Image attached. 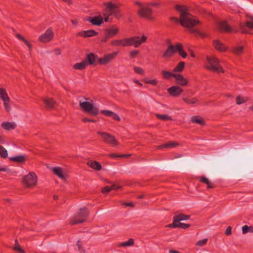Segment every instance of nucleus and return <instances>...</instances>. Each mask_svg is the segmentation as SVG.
Listing matches in <instances>:
<instances>
[{
    "mask_svg": "<svg viewBox=\"0 0 253 253\" xmlns=\"http://www.w3.org/2000/svg\"><path fill=\"white\" fill-rule=\"evenodd\" d=\"M3 104L4 107V109L6 112H9L11 110V107L10 105L11 100L10 98H8L6 100H3Z\"/></svg>",
    "mask_w": 253,
    "mask_h": 253,
    "instance_id": "26",
    "label": "nucleus"
},
{
    "mask_svg": "<svg viewBox=\"0 0 253 253\" xmlns=\"http://www.w3.org/2000/svg\"><path fill=\"white\" fill-rule=\"evenodd\" d=\"M97 133L101 136L103 140L106 143H108L113 146H116L118 145V142L113 135L107 132L102 131H98Z\"/></svg>",
    "mask_w": 253,
    "mask_h": 253,
    "instance_id": "9",
    "label": "nucleus"
},
{
    "mask_svg": "<svg viewBox=\"0 0 253 253\" xmlns=\"http://www.w3.org/2000/svg\"><path fill=\"white\" fill-rule=\"evenodd\" d=\"M112 190L111 186H106L102 188L101 192L103 194H106Z\"/></svg>",
    "mask_w": 253,
    "mask_h": 253,
    "instance_id": "47",
    "label": "nucleus"
},
{
    "mask_svg": "<svg viewBox=\"0 0 253 253\" xmlns=\"http://www.w3.org/2000/svg\"><path fill=\"white\" fill-rule=\"evenodd\" d=\"M0 98L2 101L10 98L4 88H0Z\"/></svg>",
    "mask_w": 253,
    "mask_h": 253,
    "instance_id": "32",
    "label": "nucleus"
},
{
    "mask_svg": "<svg viewBox=\"0 0 253 253\" xmlns=\"http://www.w3.org/2000/svg\"><path fill=\"white\" fill-rule=\"evenodd\" d=\"M204 67L210 70L217 72H224L220 65L219 60L214 56H207L204 62Z\"/></svg>",
    "mask_w": 253,
    "mask_h": 253,
    "instance_id": "4",
    "label": "nucleus"
},
{
    "mask_svg": "<svg viewBox=\"0 0 253 253\" xmlns=\"http://www.w3.org/2000/svg\"><path fill=\"white\" fill-rule=\"evenodd\" d=\"M183 100L188 104H194L198 102L196 97H183Z\"/></svg>",
    "mask_w": 253,
    "mask_h": 253,
    "instance_id": "30",
    "label": "nucleus"
},
{
    "mask_svg": "<svg viewBox=\"0 0 253 253\" xmlns=\"http://www.w3.org/2000/svg\"><path fill=\"white\" fill-rule=\"evenodd\" d=\"M162 73L165 79H169L171 77H174V75H175V74H173L168 71H164L162 72Z\"/></svg>",
    "mask_w": 253,
    "mask_h": 253,
    "instance_id": "41",
    "label": "nucleus"
},
{
    "mask_svg": "<svg viewBox=\"0 0 253 253\" xmlns=\"http://www.w3.org/2000/svg\"><path fill=\"white\" fill-rule=\"evenodd\" d=\"M119 31V28L116 25H112L105 30L107 37H112L117 34Z\"/></svg>",
    "mask_w": 253,
    "mask_h": 253,
    "instance_id": "15",
    "label": "nucleus"
},
{
    "mask_svg": "<svg viewBox=\"0 0 253 253\" xmlns=\"http://www.w3.org/2000/svg\"><path fill=\"white\" fill-rule=\"evenodd\" d=\"M185 66V63L183 62H180L174 68L173 71L175 72H181L184 69Z\"/></svg>",
    "mask_w": 253,
    "mask_h": 253,
    "instance_id": "35",
    "label": "nucleus"
},
{
    "mask_svg": "<svg viewBox=\"0 0 253 253\" xmlns=\"http://www.w3.org/2000/svg\"><path fill=\"white\" fill-rule=\"evenodd\" d=\"M88 214V211L85 208H81L77 214L72 218L71 223L77 224L84 222Z\"/></svg>",
    "mask_w": 253,
    "mask_h": 253,
    "instance_id": "6",
    "label": "nucleus"
},
{
    "mask_svg": "<svg viewBox=\"0 0 253 253\" xmlns=\"http://www.w3.org/2000/svg\"><path fill=\"white\" fill-rule=\"evenodd\" d=\"M190 226V224H185V223H178V227L182 228L183 229H186Z\"/></svg>",
    "mask_w": 253,
    "mask_h": 253,
    "instance_id": "49",
    "label": "nucleus"
},
{
    "mask_svg": "<svg viewBox=\"0 0 253 253\" xmlns=\"http://www.w3.org/2000/svg\"><path fill=\"white\" fill-rule=\"evenodd\" d=\"M22 41H23L25 44L27 46L29 45V43H30L26 39L24 38L22 39Z\"/></svg>",
    "mask_w": 253,
    "mask_h": 253,
    "instance_id": "59",
    "label": "nucleus"
},
{
    "mask_svg": "<svg viewBox=\"0 0 253 253\" xmlns=\"http://www.w3.org/2000/svg\"><path fill=\"white\" fill-rule=\"evenodd\" d=\"M111 187L112 188V189H120L121 187L120 186L117 185L116 184L114 183L111 186Z\"/></svg>",
    "mask_w": 253,
    "mask_h": 253,
    "instance_id": "56",
    "label": "nucleus"
},
{
    "mask_svg": "<svg viewBox=\"0 0 253 253\" xmlns=\"http://www.w3.org/2000/svg\"><path fill=\"white\" fill-rule=\"evenodd\" d=\"M117 52L105 55L102 58L99 59V62L101 64H105L109 63L117 55Z\"/></svg>",
    "mask_w": 253,
    "mask_h": 253,
    "instance_id": "16",
    "label": "nucleus"
},
{
    "mask_svg": "<svg viewBox=\"0 0 253 253\" xmlns=\"http://www.w3.org/2000/svg\"><path fill=\"white\" fill-rule=\"evenodd\" d=\"M97 34V33L93 30L84 31L82 32L78 33V35L84 37H89L95 36Z\"/></svg>",
    "mask_w": 253,
    "mask_h": 253,
    "instance_id": "19",
    "label": "nucleus"
},
{
    "mask_svg": "<svg viewBox=\"0 0 253 253\" xmlns=\"http://www.w3.org/2000/svg\"><path fill=\"white\" fill-rule=\"evenodd\" d=\"M200 180L201 182L207 184L208 188L213 187V186L212 185L211 183L210 182V181L209 180V179L207 178L202 176L200 178Z\"/></svg>",
    "mask_w": 253,
    "mask_h": 253,
    "instance_id": "38",
    "label": "nucleus"
},
{
    "mask_svg": "<svg viewBox=\"0 0 253 253\" xmlns=\"http://www.w3.org/2000/svg\"><path fill=\"white\" fill-rule=\"evenodd\" d=\"M157 117L162 120H172V118L167 115L156 114Z\"/></svg>",
    "mask_w": 253,
    "mask_h": 253,
    "instance_id": "40",
    "label": "nucleus"
},
{
    "mask_svg": "<svg viewBox=\"0 0 253 253\" xmlns=\"http://www.w3.org/2000/svg\"><path fill=\"white\" fill-rule=\"evenodd\" d=\"M137 13L142 17H146L149 19L151 18V14L152 13V10L149 7L148 4H146L144 7H142V9H139Z\"/></svg>",
    "mask_w": 253,
    "mask_h": 253,
    "instance_id": "12",
    "label": "nucleus"
},
{
    "mask_svg": "<svg viewBox=\"0 0 253 253\" xmlns=\"http://www.w3.org/2000/svg\"><path fill=\"white\" fill-rule=\"evenodd\" d=\"M113 112L109 110H102L101 111L102 114L108 117H111Z\"/></svg>",
    "mask_w": 253,
    "mask_h": 253,
    "instance_id": "46",
    "label": "nucleus"
},
{
    "mask_svg": "<svg viewBox=\"0 0 253 253\" xmlns=\"http://www.w3.org/2000/svg\"><path fill=\"white\" fill-rule=\"evenodd\" d=\"M110 156L112 158H120V157H125V155H117L116 154H112L110 155Z\"/></svg>",
    "mask_w": 253,
    "mask_h": 253,
    "instance_id": "52",
    "label": "nucleus"
},
{
    "mask_svg": "<svg viewBox=\"0 0 253 253\" xmlns=\"http://www.w3.org/2000/svg\"><path fill=\"white\" fill-rule=\"evenodd\" d=\"M87 165L91 168L99 170L101 169L102 166L100 164L96 161H90L87 162Z\"/></svg>",
    "mask_w": 253,
    "mask_h": 253,
    "instance_id": "22",
    "label": "nucleus"
},
{
    "mask_svg": "<svg viewBox=\"0 0 253 253\" xmlns=\"http://www.w3.org/2000/svg\"><path fill=\"white\" fill-rule=\"evenodd\" d=\"M240 29L242 33H248L249 32L248 30L253 29V18L246 23H241L240 24Z\"/></svg>",
    "mask_w": 253,
    "mask_h": 253,
    "instance_id": "13",
    "label": "nucleus"
},
{
    "mask_svg": "<svg viewBox=\"0 0 253 253\" xmlns=\"http://www.w3.org/2000/svg\"><path fill=\"white\" fill-rule=\"evenodd\" d=\"M111 117H112L113 119H114V120H116L117 121H119L121 120V119L119 117V116L117 114L114 113V112H113Z\"/></svg>",
    "mask_w": 253,
    "mask_h": 253,
    "instance_id": "50",
    "label": "nucleus"
},
{
    "mask_svg": "<svg viewBox=\"0 0 253 253\" xmlns=\"http://www.w3.org/2000/svg\"><path fill=\"white\" fill-rule=\"evenodd\" d=\"M46 107L49 109L53 108L54 105L56 104L52 98H42V99Z\"/></svg>",
    "mask_w": 253,
    "mask_h": 253,
    "instance_id": "23",
    "label": "nucleus"
},
{
    "mask_svg": "<svg viewBox=\"0 0 253 253\" xmlns=\"http://www.w3.org/2000/svg\"><path fill=\"white\" fill-rule=\"evenodd\" d=\"M135 3L138 5V6L139 7V9H142V7H144L146 5V4L143 5V4H142L141 2H140L138 1H135Z\"/></svg>",
    "mask_w": 253,
    "mask_h": 253,
    "instance_id": "54",
    "label": "nucleus"
},
{
    "mask_svg": "<svg viewBox=\"0 0 253 253\" xmlns=\"http://www.w3.org/2000/svg\"><path fill=\"white\" fill-rule=\"evenodd\" d=\"M80 106L84 111L93 116H96L98 114V108L90 102L80 101Z\"/></svg>",
    "mask_w": 253,
    "mask_h": 253,
    "instance_id": "7",
    "label": "nucleus"
},
{
    "mask_svg": "<svg viewBox=\"0 0 253 253\" xmlns=\"http://www.w3.org/2000/svg\"><path fill=\"white\" fill-rule=\"evenodd\" d=\"M214 44L215 47L219 51H224L226 49V47L218 41H215Z\"/></svg>",
    "mask_w": 253,
    "mask_h": 253,
    "instance_id": "25",
    "label": "nucleus"
},
{
    "mask_svg": "<svg viewBox=\"0 0 253 253\" xmlns=\"http://www.w3.org/2000/svg\"><path fill=\"white\" fill-rule=\"evenodd\" d=\"M106 8L103 10L102 15L94 17H88L86 20L91 23L93 25L100 26L104 21L112 22V18H110V16H114L117 18H119L121 16V14L119 10L117 9V6L111 2H105L104 3Z\"/></svg>",
    "mask_w": 253,
    "mask_h": 253,
    "instance_id": "1",
    "label": "nucleus"
},
{
    "mask_svg": "<svg viewBox=\"0 0 253 253\" xmlns=\"http://www.w3.org/2000/svg\"><path fill=\"white\" fill-rule=\"evenodd\" d=\"M126 206L133 207L134 205L132 203H124Z\"/></svg>",
    "mask_w": 253,
    "mask_h": 253,
    "instance_id": "62",
    "label": "nucleus"
},
{
    "mask_svg": "<svg viewBox=\"0 0 253 253\" xmlns=\"http://www.w3.org/2000/svg\"><path fill=\"white\" fill-rule=\"evenodd\" d=\"M53 51L56 55H60L61 53L60 49L59 48H55Z\"/></svg>",
    "mask_w": 253,
    "mask_h": 253,
    "instance_id": "57",
    "label": "nucleus"
},
{
    "mask_svg": "<svg viewBox=\"0 0 253 253\" xmlns=\"http://www.w3.org/2000/svg\"><path fill=\"white\" fill-rule=\"evenodd\" d=\"M53 173L62 180H66L68 177L67 171L60 167H55L52 169Z\"/></svg>",
    "mask_w": 253,
    "mask_h": 253,
    "instance_id": "11",
    "label": "nucleus"
},
{
    "mask_svg": "<svg viewBox=\"0 0 253 253\" xmlns=\"http://www.w3.org/2000/svg\"><path fill=\"white\" fill-rule=\"evenodd\" d=\"M175 8L180 12V18L171 17V20L180 23L182 26L188 28L189 31L191 33L201 35L200 32L192 28L197 23H199V21L188 12L187 7L177 5L175 6Z\"/></svg>",
    "mask_w": 253,
    "mask_h": 253,
    "instance_id": "2",
    "label": "nucleus"
},
{
    "mask_svg": "<svg viewBox=\"0 0 253 253\" xmlns=\"http://www.w3.org/2000/svg\"><path fill=\"white\" fill-rule=\"evenodd\" d=\"M1 126L5 130L13 129L16 126V124L14 122H5L1 124Z\"/></svg>",
    "mask_w": 253,
    "mask_h": 253,
    "instance_id": "20",
    "label": "nucleus"
},
{
    "mask_svg": "<svg viewBox=\"0 0 253 253\" xmlns=\"http://www.w3.org/2000/svg\"><path fill=\"white\" fill-rule=\"evenodd\" d=\"M173 222L171 224H169L167 225V227H170V228L178 227V223L176 221H175L174 217H173Z\"/></svg>",
    "mask_w": 253,
    "mask_h": 253,
    "instance_id": "48",
    "label": "nucleus"
},
{
    "mask_svg": "<svg viewBox=\"0 0 253 253\" xmlns=\"http://www.w3.org/2000/svg\"><path fill=\"white\" fill-rule=\"evenodd\" d=\"M169 92L172 96H177L182 92L183 89L178 86H172L168 89Z\"/></svg>",
    "mask_w": 253,
    "mask_h": 253,
    "instance_id": "17",
    "label": "nucleus"
},
{
    "mask_svg": "<svg viewBox=\"0 0 253 253\" xmlns=\"http://www.w3.org/2000/svg\"><path fill=\"white\" fill-rule=\"evenodd\" d=\"M242 231L243 234H246L248 233H253V227L244 225L242 227Z\"/></svg>",
    "mask_w": 253,
    "mask_h": 253,
    "instance_id": "33",
    "label": "nucleus"
},
{
    "mask_svg": "<svg viewBox=\"0 0 253 253\" xmlns=\"http://www.w3.org/2000/svg\"><path fill=\"white\" fill-rule=\"evenodd\" d=\"M217 26L219 30L226 32H231L232 28L225 21H222L217 24Z\"/></svg>",
    "mask_w": 253,
    "mask_h": 253,
    "instance_id": "14",
    "label": "nucleus"
},
{
    "mask_svg": "<svg viewBox=\"0 0 253 253\" xmlns=\"http://www.w3.org/2000/svg\"><path fill=\"white\" fill-rule=\"evenodd\" d=\"M10 160L18 163H24L26 160L25 156L20 155L10 158Z\"/></svg>",
    "mask_w": 253,
    "mask_h": 253,
    "instance_id": "29",
    "label": "nucleus"
},
{
    "mask_svg": "<svg viewBox=\"0 0 253 253\" xmlns=\"http://www.w3.org/2000/svg\"><path fill=\"white\" fill-rule=\"evenodd\" d=\"M174 78L175 79V81L177 84L180 85H186L188 81L185 79L182 75L178 74H175V75H174Z\"/></svg>",
    "mask_w": 253,
    "mask_h": 253,
    "instance_id": "18",
    "label": "nucleus"
},
{
    "mask_svg": "<svg viewBox=\"0 0 253 253\" xmlns=\"http://www.w3.org/2000/svg\"><path fill=\"white\" fill-rule=\"evenodd\" d=\"M207 241H208V239H204L203 240H200V241H198L196 243V245L197 246L202 247V246H204L205 244H206V243H207Z\"/></svg>",
    "mask_w": 253,
    "mask_h": 253,
    "instance_id": "43",
    "label": "nucleus"
},
{
    "mask_svg": "<svg viewBox=\"0 0 253 253\" xmlns=\"http://www.w3.org/2000/svg\"><path fill=\"white\" fill-rule=\"evenodd\" d=\"M177 51L182 57L184 58L186 57L187 53L183 50L182 44L178 43H176L175 45L170 44L164 53L163 56L166 58L170 57Z\"/></svg>",
    "mask_w": 253,
    "mask_h": 253,
    "instance_id": "5",
    "label": "nucleus"
},
{
    "mask_svg": "<svg viewBox=\"0 0 253 253\" xmlns=\"http://www.w3.org/2000/svg\"><path fill=\"white\" fill-rule=\"evenodd\" d=\"M0 171H9V169L8 168H0Z\"/></svg>",
    "mask_w": 253,
    "mask_h": 253,
    "instance_id": "61",
    "label": "nucleus"
},
{
    "mask_svg": "<svg viewBox=\"0 0 253 253\" xmlns=\"http://www.w3.org/2000/svg\"><path fill=\"white\" fill-rule=\"evenodd\" d=\"M243 49V47L242 46H238L235 47L233 49V52L234 53L236 54L237 55H240L242 53Z\"/></svg>",
    "mask_w": 253,
    "mask_h": 253,
    "instance_id": "37",
    "label": "nucleus"
},
{
    "mask_svg": "<svg viewBox=\"0 0 253 253\" xmlns=\"http://www.w3.org/2000/svg\"><path fill=\"white\" fill-rule=\"evenodd\" d=\"M169 253H179L178 252L174 251V250H170Z\"/></svg>",
    "mask_w": 253,
    "mask_h": 253,
    "instance_id": "64",
    "label": "nucleus"
},
{
    "mask_svg": "<svg viewBox=\"0 0 253 253\" xmlns=\"http://www.w3.org/2000/svg\"><path fill=\"white\" fill-rule=\"evenodd\" d=\"M15 251L18 252L19 253H25L23 250L21 248V247L16 248V249H14Z\"/></svg>",
    "mask_w": 253,
    "mask_h": 253,
    "instance_id": "55",
    "label": "nucleus"
},
{
    "mask_svg": "<svg viewBox=\"0 0 253 253\" xmlns=\"http://www.w3.org/2000/svg\"><path fill=\"white\" fill-rule=\"evenodd\" d=\"M147 39V37L143 35L140 38L138 36H134L130 38L125 39L121 40H114L111 42V44L115 46H130L133 45L135 47H138Z\"/></svg>",
    "mask_w": 253,
    "mask_h": 253,
    "instance_id": "3",
    "label": "nucleus"
},
{
    "mask_svg": "<svg viewBox=\"0 0 253 253\" xmlns=\"http://www.w3.org/2000/svg\"><path fill=\"white\" fill-rule=\"evenodd\" d=\"M231 230H232V228L231 226H228L226 230V232H225V234L227 235H230L232 233V232H231Z\"/></svg>",
    "mask_w": 253,
    "mask_h": 253,
    "instance_id": "53",
    "label": "nucleus"
},
{
    "mask_svg": "<svg viewBox=\"0 0 253 253\" xmlns=\"http://www.w3.org/2000/svg\"><path fill=\"white\" fill-rule=\"evenodd\" d=\"M191 121L193 123L199 124L201 125H204V120L200 116H194L191 118Z\"/></svg>",
    "mask_w": 253,
    "mask_h": 253,
    "instance_id": "28",
    "label": "nucleus"
},
{
    "mask_svg": "<svg viewBox=\"0 0 253 253\" xmlns=\"http://www.w3.org/2000/svg\"><path fill=\"white\" fill-rule=\"evenodd\" d=\"M88 64H93L95 62V56L92 53L88 54L87 55V59L86 60Z\"/></svg>",
    "mask_w": 253,
    "mask_h": 253,
    "instance_id": "36",
    "label": "nucleus"
},
{
    "mask_svg": "<svg viewBox=\"0 0 253 253\" xmlns=\"http://www.w3.org/2000/svg\"><path fill=\"white\" fill-rule=\"evenodd\" d=\"M77 246L78 248L79 251L80 253H85V251L84 249L82 247L81 242L78 241L77 242Z\"/></svg>",
    "mask_w": 253,
    "mask_h": 253,
    "instance_id": "42",
    "label": "nucleus"
},
{
    "mask_svg": "<svg viewBox=\"0 0 253 253\" xmlns=\"http://www.w3.org/2000/svg\"><path fill=\"white\" fill-rule=\"evenodd\" d=\"M178 144L176 143V142H172L170 141L169 142L164 145L159 146L158 148L159 149H161L163 148H174L177 146H178Z\"/></svg>",
    "mask_w": 253,
    "mask_h": 253,
    "instance_id": "24",
    "label": "nucleus"
},
{
    "mask_svg": "<svg viewBox=\"0 0 253 253\" xmlns=\"http://www.w3.org/2000/svg\"><path fill=\"white\" fill-rule=\"evenodd\" d=\"M134 72L138 74H143L144 73V70L140 67L135 66L134 67Z\"/></svg>",
    "mask_w": 253,
    "mask_h": 253,
    "instance_id": "44",
    "label": "nucleus"
},
{
    "mask_svg": "<svg viewBox=\"0 0 253 253\" xmlns=\"http://www.w3.org/2000/svg\"><path fill=\"white\" fill-rule=\"evenodd\" d=\"M143 81L147 84H150L153 85H156L158 83V81L156 79L148 80L146 79H144Z\"/></svg>",
    "mask_w": 253,
    "mask_h": 253,
    "instance_id": "45",
    "label": "nucleus"
},
{
    "mask_svg": "<svg viewBox=\"0 0 253 253\" xmlns=\"http://www.w3.org/2000/svg\"><path fill=\"white\" fill-rule=\"evenodd\" d=\"M23 184L28 188L34 187L37 183V176L33 172H29L24 176L22 179Z\"/></svg>",
    "mask_w": 253,
    "mask_h": 253,
    "instance_id": "8",
    "label": "nucleus"
},
{
    "mask_svg": "<svg viewBox=\"0 0 253 253\" xmlns=\"http://www.w3.org/2000/svg\"><path fill=\"white\" fill-rule=\"evenodd\" d=\"M247 97H244L241 95H239L236 98V103L238 105H241L248 100Z\"/></svg>",
    "mask_w": 253,
    "mask_h": 253,
    "instance_id": "34",
    "label": "nucleus"
},
{
    "mask_svg": "<svg viewBox=\"0 0 253 253\" xmlns=\"http://www.w3.org/2000/svg\"><path fill=\"white\" fill-rule=\"evenodd\" d=\"M88 65V63L86 61H84L81 63H76L74 65V68L76 69L79 70H83L84 69L87 65Z\"/></svg>",
    "mask_w": 253,
    "mask_h": 253,
    "instance_id": "27",
    "label": "nucleus"
},
{
    "mask_svg": "<svg viewBox=\"0 0 253 253\" xmlns=\"http://www.w3.org/2000/svg\"><path fill=\"white\" fill-rule=\"evenodd\" d=\"M134 82L140 86L142 85V84L141 83H140L139 81L138 80H134Z\"/></svg>",
    "mask_w": 253,
    "mask_h": 253,
    "instance_id": "63",
    "label": "nucleus"
},
{
    "mask_svg": "<svg viewBox=\"0 0 253 253\" xmlns=\"http://www.w3.org/2000/svg\"><path fill=\"white\" fill-rule=\"evenodd\" d=\"M174 217L175 221H176L177 223H181V222H180L181 221H185L189 219L190 215L181 213L174 216Z\"/></svg>",
    "mask_w": 253,
    "mask_h": 253,
    "instance_id": "21",
    "label": "nucleus"
},
{
    "mask_svg": "<svg viewBox=\"0 0 253 253\" xmlns=\"http://www.w3.org/2000/svg\"><path fill=\"white\" fill-rule=\"evenodd\" d=\"M134 241L133 239H129L128 241L121 243L119 246L120 247H131L134 245Z\"/></svg>",
    "mask_w": 253,
    "mask_h": 253,
    "instance_id": "31",
    "label": "nucleus"
},
{
    "mask_svg": "<svg viewBox=\"0 0 253 253\" xmlns=\"http://www.w3.org/2000/svg\"><path fill=\"white\" fill-rule=\"evenodd\" d=\"M16 37L18 39H19L20 40L22 41V39L24 38L23 37H22L21 35H20V34H16Z\"/></svg>",
    "mask_w": 253,
    "mask_h": 253,
    "instance_id": "60",
    "label": "nucleus"
},
{
    "mask_svg": "<svg viewBox=\"0 0 253 253\" xmlns=\"http://www.w3.org/2000/svg\"><path fill=\"white\" fill-rule=\"evenodd\" d=\"M138 53V51L137 50H132L130 53V56L131 58H134L137 56Z\"/></svg>",
    "mask_w": 253,
    "mask_h": 253,
    "instance_id": "51",
    "label": "nucleus"
},
{
    "mask_svg": "<svg viewBox=\"0 0 253 253\" xmlns=\"http://www.w3.org/2000/svg\"><path fill=\"white\" fill-rule=\"evenodd\" d=\"M54 37V33L51 28H48L44 33L39 37V41L42 42H47L52 40Z\"/></svg>",
    "mask_w": 253,
    "mask_h": 253,
    "instance_id": "10",
    "label": "nucleus"
},
{
    "mask_svg": "<svg viewBox=\"0 0 253 253\" xmlns=\"http://www.w3.org/2000/svg\"><path fill=\"white\" fill-rule=\"evenodd\" d=\"M7 150L3 147L0 145V156L4 158L7 157Z\"/></svg>",
    "mask_w": 253,
    "mask_h": 253,
    "instance_id": "39",
    "label": "nucleus"
},
{
    "mask_svg": "<svg viewBox=\"0 0 253 253\" xmlns=\"http://www.w3.org/2000/svg\"><path fill=\"white\" fill-rule=\"evenodd\" d=\"M20 247V245L18 244V242H17V240H15V246L13 247V249H16V248L17 247Z\"/></svg>",
    "mask_w": 253,
    "mask_h": 253,
    "instance_id": "58",
    "label": "nucleus"
}]
</instances>
